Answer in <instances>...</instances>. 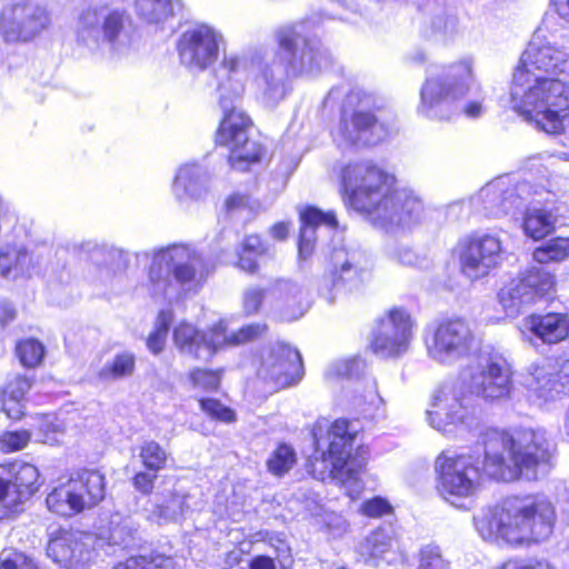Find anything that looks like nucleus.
<instances>
[{"label": "nucleus", "mask_w": 569, "mask_h": 569, "mask_svg": "<svg viewBox=\"0 0 569 569\" xmlns=\"http://www.w3.org/2000/svg\"><path fill=\"white\" fill-rule=\"evenodd\" d=\"M481 93L475 74V59L465 56L448 64L441 74L428 76L420 89L417 112L429 119H448L458 101Z\"/></svg>", "instance_id": "nucleus-9"}, {"label": "nucleus", "mask_w": 569, "mask_h": 569, "mask_svg": "<svg viewBox=\"0 0 569 569\" xmlns=\"http://www.w3.org/2000/svg\"><path fill=\"white\" fill-rule=\"evenodd\" d=\"M210 272L209 262L194 247L172 244L153 252L148 269V289L169 303L194 296Z\"/></svg>", "instance_id": "nucleus-7"}, {"label": "nucleus", "mask_w": 569, "mask_h": 569, "mask_svg": "<svg viewBox=\"0 0 569 569\" xmlns=\"http://www.w3.org/2000/svg\"><path fill=\"white\" fill-rule=\"evenodd\" d=\"M521 385L529 401L541 408L556 402L565 395L551 366V359L529 365L521 375Z\"/></svg>", "instance_id": "nucleus-24"}, {"label": "nucleus", "mask_w": 569, "mask_h": 569, "mask_svg": "<svg viewBox=\"0 0 569 569\" xmlns=\"http://www.w3.org/2000/svg\"><path fill=\"white\" fill-rule=\"evenodd\" d=\"M458 18L445 7L437 8L430 20L431 36L446 40L458 32Z\"/></svg>", "instance_id": "nucleus-42"}, {"label": "nucleus", "mask_w": 569, "mask_h": 569, "mask_svg": "<svg viewBox=\"0 0 569 569\" xmlns=\"http://www.w3.org/2000/svg\"><path fill=\"white\" fill-rule=\"evenodd\" d=\"M266 292L260 288H249L243 295V308L248 315L256 313L259 310Z\"/></svg>", "instance_id": "nucleus-56"}, {"label": "nucleus", "mask_w": 569, "mask_h": 569, "mask_svg": "<svg viewBox=\"0 0 569 569\" xmlns=\"http://www.w3.org/2000/svg\"><path fill=\"white\" fill-rule=\"evenodd\" d=\"M523 337L532 335L541 342L556 345L569 338V316L561 312L532 313L519 327Z\"/></svg>", "instance_id": "nucleus-27"}, {"label": "nucleus", "mask_w": 569, "mask_h": 569, "mask_svg": "<svg viewBox=\"0 0 569 569\" xmlns=\"http://www.w3.org/2000/svg\"><path fill=\"white\" fill-rule=\"evenodd\" d=\"M501 240L492 234H476L461 243L459 256L461 272L470 280L480 279L502 260Z\"/></svg>", "instance_id": "nucleus-18"}, {"label": "nucleus", "mask_w": 569, "mask_h": 569, "mask_svg": "<svg viewBox=\"0 0 569 569\" xmlns=\"http://www.w3.org/2000/svg\"><path fill=\"white\" fill-rule=\"evenodd\" d=\"M16 353L21 365L32 368L41 363L44 356V347L36 339H23L18 342Z\"/></svg>", "instance_id": "nucleus-45"}, {"label": "nucleus", "mask_w": 569, "mask_h": 569, "mask_svg": "<svg viewBox=\"0 0 569 569\" xmlns=\"http://www.w3.org/2000/svg\"><path fill=\"white\" fill-rule=\"evenodd\" d=\"M281 318L287 321L297 320L309 307L308 293L299 283L291 280H279L268 291Z\"/></svg>", "instance_id": "nucleus-28"}, {"label": "nucleus", "mask_w": 569, "mask_h": 569, "mask_svg": "<svg viewBox=\"0 0 569 569\" xmlns=\"http://www.w3.org/2000/svg\"><path fill=\"white\" fill-rule=\"evenodd\" d=\"M51 24L48 8L33 0L7 3L0 10V36L7 42H27Z\"/></svg>", "instance_id": "nucleus-15"}, {"label": "nucleus", "mask_w": 569, "mask_h": 569, "mask_svg": "<svg viewBox=\"0 0 569 569\" xmlns=\"http://www.w3.org/2000/svg\"><path fill=\"white\" fill-rule=\"evenodd\" d=\"M569 258V238H553L532 252L538 263L561 262Z\"/></svg>", "instance_id": "nucleus-40"}, {"label": "nucleus", "mask_w": 569, "mask_h": 569, "mask_svg": "<svg viewBox=\"0 0 569 569\" xmlns=\"http://www.w3.org/2000/svg\"><path fill=\"white\" fill-rule=\"evenodd\" d=\"M69 481L81 485V489L78 488L77 492L83 498V510L97 506L106 496L104 477L98 471L86 470L76 478H70Z\"/></svg>", "instance_id": "nucleus-37"}, {"label": "nucleus", "mask_w": 569, "mask_h": 569, "mask_svg": "<svg viewBox=\"0 0 569 569\" xmlns=\"http://www.w3.org/2000/svg\"><path fill=\"white\" fill-rule=\"evenodd\" d=\"M418 569H449V563L441 556L437 546H426L420 550Z\"/></svg>", "instance_id": "nucleus-51"}, {"label": "nucleus", "mask_w": 569, "mask_h": 569, "mask_svg": "<svg viewBox=\"0 0 569 569\" xmlns=\"http://www.w3.org/2000/svg\"><path fill=\"white\" fill-rule=\"evenodd\" d=\"M303 375L300 352L289 345L277 342L262 358L259 376L271 382L274 389L297 383Z\"/></svg>", "instance_id": "nucleus-20"}, {"label": "nucleus", "mask_w": 569, "mask_h": 569, "mask_svg": "<svg viewBox=\"0 0 569 569\" xmlns=\"http://www.w3.org/2000/svg\"><path fill=\"white\" fill-rule=\"evenodd\" d=\"M76 34L80 44L102 56H121L132 46L130 16L104 2L91 3L80 12Z\"/></svg>", "instance_id": "nucleus-10"}, {"label": "nucleus", "mask_w": 569, "mask_h": 569, "mask_svg": "<svg viewBox=\"0 0 569 569\" xmlns=\"http://www.w3.org/2000/svg\"><path fill=\"white\" fill-rule=\"evenodd\" d=\"M39 429L43 433V442L56 443L59 437L63 435L64 422L54 415H44L39 420Z\"/></svg>", "instance_id": "nucleus-49"}, {"label": "nucleus", "mask_w": 569, "mask_h": 569, "mask_svg": "<svg viewBox=\"0 0 569 569\" xmlns=\"http://www.w3.org/2000/svg\"><path fill=\"white\" fill-rule=\"evenodd\" d=\"M110 539L114 545H121L123 548L130 546L132 537L127 526L117 527L111 531Z\"/></svg>", "instance_id": "nucleus-62"}, {"label": "nucleus", "mask_w": 569, "mask_h": 569, "mask_svg": "<svg viewBox=\"0 0 569 569\" xmlns=\"http://www.w3.org/2000/svg\"><path fill=\"white\" fill-rule=\"evenodd\" d=\"M3 473H8V479L17 489L22 502L28 500L39 489V471L27 462L14 461L9 465H0Z\"/></svg>", "instance_id": "nucleus-35"}, {"label": "nucleus", "mask_w": 569, "mask_h": 569, "mask_svg": "<svg viewBox=\"0 0 569 569\" xmlns=\"http://www.w3.org/2000/svg\"><path fill=\"white\" fill-rule=\"evenodd\" d=\"M113 569H174V561L162 555H157L149 560L144 556H139L129 558Z\"/></svg>", "instance_id": "nucleus-46"}, {"label": "nucleus", "mask_w": 569, "mask_h": 569, "mask_svg": "<svg viewBox=\"0 0 569 569\" xmlns=\"http://www.w3.org/2000/svg\"><path fill=\"white\" fill-rule=\"evenodd\" d=\"M340 194L347 208L360 212L386 231L409 228L422 213L421 200L398 189L396 178L369 160L349 162L339 173Z\"/></svg>", "instance_id": "nucleus-4"}, {"label": "nucleus", "mask_w": 569, "mask_h": 569, "mask_svg": "<svg viewBox=\"0 0 569 569\" xmlns=\"http://www.w3.org/2000/svg\"><path fill=\"white\" fill-rule=\"evenodd\" d=\"M168 452L157 441H144L139 448V458L143 467L152 472H158L164 469Z\"/></svg>", "instance_id": "nucleus-43"}, {"label": "nucleus", "mask_w": 569, "mask_h": 569, "mask_svg": "<svg viewBox=\"0 0 569 569\" xmlns=\"http://www.w3.org/2000/svg\"><path fill=\"white\" fill-rule=\"evenodd\" d=\"M555 287L553 274L542 268L531 267L500 289L499 303L508 317L516 318L526 307L552 295Z\"/></svg>", "instance_id": "nucleus-14"}, {"label": "nucleus", "mask_w": 569, "mask_h": 569, "mask_svg": "<svg viewBox=\"0 0 569 569\" xmlns=\"http://www.w3.org/2000/svg\"><path fill=\"white\" fill-rule=\"evenodd\" d=\"M569 73V37L539 27L522 52L510 89L511 108L550 134L569 126V86L555 77Z\"/></svg>", "instance_id": "nucleus-2"}, {"label": "nucleus", "mask_w": 569, "mask_h": 569, "mask_svg": "<svg viewBox=\"0 0 569 569\" xmlns=\"http://www.w3.org/2000/svg\"><path fill=\"white\" fill-rule=\"evenodd\" d=\"M477 345L476 335L463 318L442 319L426 330L427 356L445 367H453L469 358Z\"/></svg>", "instance_id": "nucleus-12"}, {"label": "nucleus", "mask_w": 569, "mask_h": 569, "mask_svg": "<svg viewBox=\"0 0 569 569\" xmlns=\"http://www.w3.org/2000/svg\"><path fill=\"white\" fill-rule=\"evenodd\" d=\"M353 360H338L329 366L326 371L328 377H346L351 373Z\"/></svg>", "instance_id": "nucleus-61"}, {"label": "nucleus", "mask_w": 569, "mask_h": 569, "mask_svg": "<svg viewBox=\"0 0 569 569\" xmlns=\"http://www.w3.org/2000/svg\"><path fill=\"white\" fill-rule=\"evenodd\" d=\"M498 569H553L551 566L540 561L526 559H511Z\"/></svg>", "instance_id": "nucleus-60"}, {"label": "nucleus", "mask_w": 569, "mask_h": 569, "mask_svg": "<svg viewBox=\"0 0 569 569\" xmlns=\"http://www.w3.org/2000/svg\"><path fill=\"white\" fill-rule=\"evenodd\" d=\"M556 221L557 218L550 210L530 207L525 211L522 229L527 237L541 240L555 231Z\"/></svg>", "instance_id": "nucleus-36"}, {"label": "nucleus", "mask_w": 569, "mask_h": 569, "mask_svg": "<svg viewBox=\"0 0 569 569\" xmlns=\"http://www.w3.org/2000/svg\"><path fill=\"white\" fill-rule=\"evenodd\" d=\"M393 545L392 533L387 529L379 528L359 543L358 552L366 565L377 567L392 551Z\"/></svg>", "instance_id": "nucleus-34"}, {"label": "nucleus", "mask_w": 569, "mask_h": 569, "mask_svg": "<svg viewBox=\"0 0 569 569\" xmlns=\"http://www.w3.org/2000/svg\"><path fill=\"white\" fill-rule=\"evenodd\" d=\"M81 485L66 481L48 493L46 503L48 509L62 517H72L83 511V498L77 492Z\"/></svg>", "instance_id": "nucleus-32"}, {"label": "nucleus", "mask_w": 569, "mask_h": 569, "mask_svg": "<svg viewBox=\"0 0 569 569\" xmlns=\"http://www.w3.org/2000/svg\"><path fill=\"white\" fill-rule=\"evenodd\" d=\"M301 230L299 239V256L302 259H307L315 246L316 240V228L325 224L331 228H336L338 221L333 212H322L321 210L309 207L300 212Z\"/></svg>", "instance_id": "nucleus-31"}, {"label": "nucleus", "mask_w": 569, "mask_h": 569, "mask_svg": "<svg viewBox=\"0 0 569 569\" xmlns=\"http://www.w3.org/2000/svg\"><path fill=\"white\" fill-rule=\"evenodd\" d=\"M356 431L350 430L347 420H336L328 430V451H316L310 472L319 480L337 479L342 482L348 496L358 498L363 489L360 472L366 466L368 450L358 447L352 455Z\"/></svg>", "instance_id": "nucleus-8"}, {"label": "nucleus", "mask_w": 569, "mask_h": 569, "mask_svg": "<svg viewBox=\"0 0 569 569\" xmlns=\"http://www.w3.org/2000/svg\"><path fill=\"white\" fill-rule=\"evenodd\" d=\"M390 256L393 260L398 261L403 266H415L418 263V256L407 246H398L390 251Z\"/></svg>", "instance_id": "nucleus-59"}, {"label": "nucleus", "mask_w": 569, "mask_h": 569, "mask_svg": "<svg viewBox=\"0 0 569 569\" xmlns=\"http://www.w3.org/2000/svg\"><path fill=\"white\" fill-rule=\"evenodd\" d=\"M551 366L555 369L558 381L562 385V390L566 393L569 387V356L551 359Z\"/></svg>", "instance_id": "nucleus-58"}, {"label": "nucleus", "mask_w": 569, "mask_h": 569, "mask_svg": "<svg viewBox=\"0 0 569 569\" xmlns=\"http://www.w3.org/2000/svg\"><path fill=\"white\" fill-rule=\"evenodd\" d=\"M362 397L363 406H366L362 410L370 416L378 415L383 407V399L378 392V383L375 378L366 380V391Z\"/></svg>", "instance_id": "nucleus-52"}, {"label": "nucleus", "mask_w": 569, "mask_h": 569, "mask_svg": "<svg viewBox=\"0 0 569 569\" xmlns=\"http://www.w3.org/2000/svg\"><path fill=\"white\" fill-rule=\"evenodd\" d=\"M296 463V450L288 443H279L271 451L266 462L268 471L276 477L284 476Z\"/></svg>", "instance_id": "nucleus-39"}, {"label": "nucleus", "mask_w": 569, "mask_h": 569, "mask_svg": "<svg viewBox=\"0 0 569 569\" xmlns=\"http://www.w3.org/2000/svg\"><path fill=\"white\" fill-rule=\"evenodd\" d=\"M224 37L208 23H197L182 31L177 41L180 63L192 72H202L212 67L218 58Z\"/></svg>", "instance_id": "nucleus-16"}, {"label": "nucleus", "mask_w": 569, "mask_h": 569, "mask_svg": "<svg viewBox=\"0 0 569 569\" xmlns=\"http://www.w3.org/2000/svg\"><path fill=\"white\" fill-rule=\"evenodd\" d=\"M483 111V97H481V94H479L478 99L468 101L462 109V112L466 114V117L470 119L479 118Z\"/></svg>", "instance_id": "nucleus-63"}, {"label": "nucleus", "mask_w": 569, "mask_h": 569, "mask_svg": "<svg viewBox=\"0 0 569 569\" xmlns=\"http://www.w3.org/2000/svg\"><path fill=\"white\" fill-rule=\"evenodd\" d=\"M512 371L498 353L481 352L460 371L459 380L438 387L427 410L431 428L457 436L479 428L480 417L475 401L496 402L510 397Z\"/></svg>", "instance_id": "nucleus-3"}, {"label": "nucleus", "mask_w": 569, "mask_h": 569, "mask_svg": "<svg viewBox=\"0 0 569 569\" xmlns=\"http://www.w3.org/2000/svg\"><path fill=\"white\" fill-rule=\"evenodd\" d=\"M412 321L402 308H392L378 321L371 341L375 353L395 357L407 351L411 339Z\"/></svg>", "instance_id": "nucleus-19"}, {"label": "nucleus", "mask_w": 569, "mask_h": 569, "mask_svg": "<svg viewBox=\"0 0 569 569\" xmlns=\"http://www.w3.org/2000/svg\"><path fill=\"white\" fill-rule=\"evenodd\" d=\"M172 318L173 315L170 310L159 312L154 328L147 339V347L153 355H158L163 350Z\"/></svg>", "instance_id": "nucleus-44"}, {"label": "nucleus", "mask_w": 569, "mask_h": 569, "mask_svg": "<svg viewBox=\"0 0 569 569\" xmlns=\"http://www.w3.org/2000/svg\"><path fill=\"white\" fill-rule=\"evenodd\" d=\"M0 569H38V567L23 552L6 549L0 553Z\"/></svg>", "instance_id": "nucleus-50"}, {"label": "nucleus", "mask_w": 569, "mask_h": 569, "mask_svg": "<svg viewBox=\"0 0 569 569\" xmlns=\"http://www.w3.org/2000/svg\"><path fill=\"white\" fill-rule=\"evenodd\" d=\"M171 190L181 204L202 200L210 191V174L198 162L182 163L176 171Z\"/></svg>", "instance_id": "nucleus-26"}, {"label": "nucleus", "mask_w": 569, "mask_h": 569, "mask_svg": "<svg viewBox=\"0 0 569 569\" xmlns=\"http://www.w3.org/2000/svg\"><path fill=\"white\" fill-rule=\"evenodd\" d=\"M173 343L183 355L200 360H209L227 339L226 322L220 320L208 332L192 323L182 321L173 329Z\"/></svg>", "instance_id": "nucleus-21"}, {"label": "nucleus", "mask_w": 569, "mask_h": 569, "mask_svg": "<svg viewBox=\"0 0 569 569\" xmlns=\"http://www.w3.org/2000/svg\"><path fill=\"white\" fill-rule=\"evenodd\" d=\"M183 3L181 0H134V11L146 24L163 30Z\"/></svg>", "instance_id": "nucleus-30"}, {"label": "nucleus", "mask_w": 569, "mask_h": 569, "mask_svg": "<svg viewBox=\"0 0 569 569\" xmlns=\"http://www.w3.org/2000/svg\"><path fill=\"white\" fill-rule=\"evenodd\" d=\"M369 274L365 254L355 248H335L320 282V290L331 299V291L342 286H357Z\"/></svg>", "instance_id": "nucleus-17"}, {"label": "nucleus", "mask_w": 569, "mask_h": 569, "mask_svg": "<svg viewBox=\"0 0 569 569\" xmlns=\"http://www.w3.org/2000/svg\"><path fill=\"white\" fill-rule=\"evenodd\" d=\"M266 330V326L262 325H248L240 328L238 331L228 333L226 331L227 339L223 342V346H236L240 343H244L251 341L258 337H260Z\"/></svg>", "instance_id": "nucleus-53"}, {"label": "nucleus", "mask_w": 569, "mask_h": 569, "mask_svg": "<svg viewBox=\"0 0 569 569\" xmlns=\"http://www.w3.org/2000/svg\"><path fill=\"white\" fill-rule=\"evenodd\" d=\"M317 24L315 18H308L276 31L279 51L260 68L257 77L260 100L264 106L273 108L287 97L288 78L316 74L329 67L330 54L311 37Z\"/></svg>", "instance_id": "nucleus-6"}, {"label": "nucleus", "mask_w": 569, "mask_h": 569, "mask_svg": "<svg viewBox=\"0 0 569 569\" xmlns=\"http://www.w3.org/2000/svg\"><path fill=\"white\" fill-rule=\"evenodd\" d=\"M558 517L569 522V498L560 502L557 512L549 497L533 495L508 498L486 507L473 516V525L485 541L523 547L547 539Z\"/></svg>", "instance_id": "nucleus-5"}, {"label": "nucleus", "mask_w": 569, "mask_h": 569, "mask_svg": "<svg viewBox=\"0 0 569 569\" xmlns=\"http://www.w3.org/2000/svg\"><path fill=\"white\" fill-rule=\"evenodd\" d=\"M220 373L218 371L206 369H193L189 373L191 387L201 391H216L220 386Z\"/></svg>", "instance_id": "nucleus-47"}, {"label": "nucleus", "mask_w": 569, "mask_h": 569, "mask_svg": "<svg viewBox=\"0 0 569 569\" xmlns=\"http://www.w3.org/2000/svg\"><path fill=\"white\" fill-rule=\"evenodd\" d=\"M530 193L528 182L513 186L508 177L498 178L485 187L468 200H459L449 206V214L466 211L463 217L472 211L483 213L489 218L511 216L518 218L525 207V196Z\"/></svg>", "instance_id": "nucleus-11"}, {"label": "nucleus", "mask_w": 569, "mask_h": 569, "mask_svg": "<svg viewBox=\"0 0 569 569\" xmlns=\"http://www.w3.org/2000/svg\"><path fill=\"white\" fill-rule=\"evenodd\" d=\"M136 369V356L123 350L117 352L111 360L104 363L99 371V378L103 381H117L131 377Z\"/></svg>", "instance_id": "nucleus-38"}, {"label": "nucleus", "mask_w": 569, "mask_h": 569, "mask_svg": "<svg viewBox=\"0 0 569 569\" xmlns=\"http://www.w3.org/2000/svg\"><path fill=\"white\" fill-rule=\"evenodd\" d=\"M30 440L27 430L9 431L0 437V449L4 452H13L23 449Z\"/></svg>", "instance_id": "nucleus-54"}, {"label": "nucleus", "mask_w": 569, "mask_h": 569, "mask_svg": "<svg viewBox=\"0 0 569 569\" xmlns=\"http://www.w3.org/2000/svg\"><path fill=\"white\" fill-rule=\"evenodd\" d=\"M252 64L253 57L250 53L224 54L219 69L216 71L218 101L221 109H228L229 106L240 102L244 92V82Z\"/></svg>", "instance_id": "nucleus-22"}, {"label": "nucleus", "mask_w": 569, "mask_h": 569, "mask_svg": "<svg viewBox=\"0 0 569 569\" xmlns=\"http://www.w3.org/2000/svg\"><path fill=\"white\" fill-rule=\"evenodd\" d=\"M485 459L469 452L442 451L435 460L436 490L457 509H469L481 491L486 476L502 481L545 476L555 446L542 430L508 433L489 430L483 438Z\"/></svg>", "instance_id": "nucleus-1"}, {"label": "nucleus", "mask_w": 569, "mask_h": 569, "mask_svg": "<svg viewBox=\"0 0 569 569\" xmlns=\"http://www.w3.org/2000/svg\"><path fill=\"white\" fill-rule=\"evenodd\" d=\"M33 267V256L26 248L7 244L0 249V280H16Z\"/></svg>", "instance_id": "nucleus-33"}, {"label": "nucleus", "mask_w": 569, "mask_h": 569, "mask_svg": "<svg viewBox=\"0 0 569 569\" xmlns=\"http://www.w3.org/2000/svg\"><path fill=\"white\" fill-rule=\"evenodd\" d=\"M199 403L201 410L212 419L226 423L233 422L236 420V412L217 399L202 398L199 400Z\"/></svg>", "instance_id": "nucleus-48"}, {"label": "nucleus", "mask_w": 569, "mask_h": 569, "mask_svg": "<svg viewBox=\"0 0 569 569\" xmlns=\"http://www.w3.org/2000/svg\"><path fill=\"white\" fill-rule=\"evenodd\" d=\"M91 542L92 537L90 535L59 530L50 538L47 555L60 566L78 569L91 561Z\"/></svg>", "instance_id": "nucleus-25"}, {"label": "nucleus", "mask_w": 569, "mask_h": 569, "mask_svg": "<svg viewBox=\"0 0 569 569\" xmlns=\"http://www.w3.org/2000/svg\"><path fill=\"white\" fill-rule=\"evenodd\" d=\"M241 251L259 256L264 252V247L261 239L258 236L252 234L244 239Z\"/></svg>", "instance_id": "nucleus-64"}, {"label": "nucleus", "mask_w": 569, "mask_h": 569, "mask_svg": "<svg viewBox=\"0 0 569 569\" xmlns=\"http://www.w3.org/2000/svg\"><path fill=\"white\" fill-rule=\"evenodd\" d=\"M389 133L390 129L371 112L357 110L341 119L335 139L340 147H366L382 141Z\"/></svg>", "instance_id": "nucleus-23"}, {"label": "nucleus", "mask_w": 569, "mask_h": 569, "mask_svg": "<svg viewBox=\"0 0 569 569\" xmlns=\"http://www.w3.org/2000/svg\"><path fill=\"white\" fill-rule=\"evenodd\" d=\"M157 480V472L152 471H140L133 477V487L143 495H150L153 487L154 481Z\"/></svg>", "instance_id": "nucleus-57"}, {"label": "nucleus", "mask_w": 569, "mask_h": 569, "mask_svg": "<svg viewBox=\"0 0 569 569\" xmlns=\"http://www.w3.org/2000/svg\"><path fill=\"white\" fill-rule=\"evenodd\" d=\"M3 472V468H0V520L17 512L23 503L17 489L9 481L8 473Z\"/></svg>", "instance_id": "nucleus-41"}, {"label": "nucleus", "mask_w": 569, "mask_h": 569, "mask_svg": "<svg viewBox=\"0 0 569 569\" xmlns=\"http://www.w3.org/2000/svg\"><path fill=\"white\" fill-rule=\"evenodd\" d=\"M223 110V118L217 133V141L229 149V163L233 170L247 171L262 158V147L249 138L252 128L250 117L238 103Z\"/></svg>", "instance_id": "nucleus-13"}, {"label": "nucleus", "mask_w": 569, "mask_h": 569, "mask_svg": "<svg viewBox=\"0 0 569 569\" xmlns=\"http://www.w3.org/2000/svg\"><path fill=\"white\" fill-rule=\"evenodd\" d=\"M360 511L371 518H379L392 511V507L388 500L381 497H375L361 505Z\"/></svg>", "instance_id": "nucleus-55"}, {"label": "nucleus", "mask_w": 569, "mask_h": 569, "mask_svg": "<svg viewBox=\"0 0 569 569\" xmlns=\"http://www.w3.org/2000/svg\"><path fill=\"white\" fill-rule=\"evenodd\" d=\"M191 507L192 496L183 489L174 488L157 500L149 511L148 518L160 526L177 522L187 515Z\"/></svg>", "instance_id": "nucleus-29"}]
</instances>
